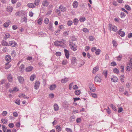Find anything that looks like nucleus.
I'll return each mask as SVG.
<instances>
[{"instance_id": "bf43d9fd", "label": "nucleus", "mask_w": 132, "mask_h": 132, "mask_svg": "<svg viewBox=\"0 0 132 132\" xmlns=\"http://www.w3.org/2000/svg\"><path fill=\"white\" fill-rule=\"evenodd\" d=\"M86 19L84 17L81 18L79 20L80 22H84L85 20Z\"/></svg>"}, {"instance_id": "58836bf2", "label": "nucleus", "mask_w": 132, "mask_h": 132, "mask_svg": "<svg viewBox=\"0 0 132 132\" xmlns=\"http://www.w3.org/2000/svg\"><path fill=\"white\" fill-rule=\"evenodd\" d=\"M69 31H64L63 34V35L64 36H66L69 35Z\"/></svg>"}, {"instance_id": "a19ab883", "label": "nucleus", "mask_w": 132, "mask_h": 132, "mask_svg": "<svg viewBox=\"0 0 132 132\" xmlns=\"http://www.w3.org/2000/svg\"><path fill=\"white\" fill-rule=\"evenodd\" d=\"M5 37L7 39L10 37V35L9 33H6L5 34Z\"/></svg>"}, {"instance_id": "79ce46f5", "label": "nucleus", "mask_w": 132, "mask_h": 132, "mask_svg": "<svg viewBox=\"0 0 132 132\" xmlns=\"http://www.w3.org/2000/svg\"><path fill=\"white\" fill-rule=\"evenodd\" d=\"M78 21V20L77 19H75L73 20V23L75 25H76L77 24Z\"/></svg>"}, {"instance_id": "c9c22d12", "label": "nucleus", "mask_w": 132, "mask_h": 132, "mask_svg": "<svg viewBox=\"0 0 132 132\" xmlns=\"http://www.w3.org/2000/svg\"><path fill=\"white\" fill-rule=\"evenodd\" d=\"M101 50L99 49H98L96 50L95 54L97 55H99L100 54Z\"/></svg>"}, {"instance_id": "2eb2a0df", "label": "nucleus", "mask_w": 132, "mask_h": 132, "mask_svg": "<svg viewBox=\"0 0 132 132\" xmlns=\"http://www.w3.org/2000/svg\"><path fill=\"white\" fill-rule=\"evenodd\" d=\"M121 29H120L118 31V34L121 37H123L125 36V33L124 31H121Z\"/></svg>"}, {"instance_id": "2f4dec72", "label": "nucleus", "mask_w": 132, "mask_h": 132, "mask_svg": "<svg viewBox=\"0 0 132 132\" xmlns=\"http://www.w3.org/2000/svg\"><path fill=\"white\" fill-rule=\"evenodd\" d=\"M56 130L59 132L62 130V128L60 126H56Z\"/></svg>"}, {"instance_id": "c756f323", "label": "nucleus", "mask_w": 132, "mask_h": 132, "mask_svg": "<svg viewBox=\"0 0 132 132\" xmlns=\"http://www.w3.org/2000/svg\"><path fill=\"white\" fill-rule=\"evenodd\" d=\"M81 93V92L79 90H77L75 91V94L77 95H79Z\"/></svg>"}, {"instance_id": "8fccbe9b", "label": "nucleus", "mask_w": 132, "mask_h": 132, "mask_svg": "<svg viewBox=\"0 0 132 132\" xmlns=\"http://www.w3.org/2000/svg\"><path fill=\"white\" fill-rule=\"evenodd\" d=\"M107 112L109 114H110L111 113V110L110 109L109 107H108L106 109Z\"/></svg>"}, {"instance_id": "9d476101", "label": "nucleus", "mask_w": 132, "mask_h": 132, "mask_svg": "<svg viewBox=\"0 0 132 132\" xmlns=\"http://www.w3.org/2000/svg\"><path fill=\"white\" fill-rule=\"evenodd\" d=\"M111 80L112 81L114 82H117L118 80V79L117 77L116 76H112Z\"/></svg>"}, {"instance_id": "bb28decb", "label": "nucleus", "mask_w": 132, "mask_h": 132, "mask_svg": "<svg viewBox=\"0 0 132 132\" xmlns=\"http://www.w3.org/2000/svg\"><path fill=\"white\" fill-rule=\"evenodd\" d=\"M56 87V85L55 84L52 85L50 86V89L51 90H53Z\"/></svg>"}, {"instance_id": "7ed1b4c3", "label": "nucleus", "mask_w": 132, "mask_h": 132, "mask_svg": "<svg viewBox=\"0 0 132 132\" xmlns=\"http://www.w3.org/2000/svg\"><path fill=\"white\" fill-rule=\"evenodd\" d=\"M89 87L91 91L95 92L96 90V88L94 87V84L92 83H90L89 85Z\"/></svg>"}, {"instance_id": "6ab92c4d", "label": "nucleus", "mask_w": 132, "mask_h": 132, "mask_svg": "<svg viewBox=\"0 0 132 132\" xmlns=\"http://www.w3.org/2000/svg\"><path fill=\"white\" fill-rule=\"evenodd\" d=\"M42 5L44 6H47L49 4L48 1L46 0L43 1L42 3Z\"/></svg>"}, {"instance_id": "a878e982", "label": "nucleus", "mask_w": 132, "mask_h": 132, "mask_svg": "<svg viewBox=\"0 0 132 132\" xmlns=\"http://www.w3.org/2000/svg\"><path fill=\"white\" fill-rule=\"evenodd\" d=\"M2 45L4 46H9V45L8 43L5 41H3L2 43Z\"/></svg>"}, {"instance_id": "72a5a7b5", "label": "nucleus", "mask_w": 132, "mask_h": 132, "mask_svg": "<svg viewBox=\"0 0 132 132\" xmlns=\"http://www.w3.org/2000/svg\"><path fill=\"white\" fill-rule=\"evenodd\" d=\"M8 79L9 81L10 82H11L12 80V76L10 75L8 76Z\"/></svg>"}, {"instance_id": "49530a36", "label": "nucleus", "mask_w": 132, "mask_h": 132, "mask_svg": "<svg viewBox=\"0 0 132 132\" xmlns=\"http://www.w3.org/2000/svg\"><path fill=\"white\" fill-rule=\"evenodd\" d=\"M20 100L19 99H17L15 100V102L18 105H20Z\"/></svg>"}, {"instance_id": "cd10ccee", "label": "nucleus", "mask_w": 132, "mask_h": 132, "mask_svg": "<svg viewBox=\"0 0 132 132\" xmlns=\"http://www.w3.org/2000/svg\"><path fill=\"white\" fill-rule=\"evenodd\" d=\"M19 97L20 98H21L22 97H24V98L26 99H28V97L26 96L25 97L26 95L24 94H20L19 95Z\"/></svg>"}, {"instance_id": "f704fd0d", "label": "nucleus", "mask_w": 132, "mask_h": 132, "mask_svg": "<svg viewBox=\"0 0 132 132\" xmlns=\"http://www.w3.org/2000/svg\"><path fill=\"white\" fill-rule=\"evenodd\" d=\"M43 19L42 18H39L37 20V22L38 23L39 25H40L42 23V21Z\"/></svg>"}, {"instance_id": "338daca9", "label": "nucleus", "mask_w": 132, "mask_h": 132, "mask_svg": "<svg viewBox=\"0 0 132 132\" xmlns=\"http://www.w3.org/2000/svg\"><path fill=\"white\" fill-rule=\"evenodd\" d=\"M2 126L3 131L5 132L6 131L7 128L6 127L3 125H2Z\"/></svg>"}, {"instance_id": "7c9ffc66", "label": "nucleus", "mask_w": 132, "mask_h": 132, "mask_svg": "<svg viewBox=\"0 0 132 132\" xmlns=\"http://www.w3.org/2000/svg\"><path fill=\"white\" fill-rule=\"evenodd\" d=\"M110 106L114 111H117V109L115 106L112 104H111L110 105Z\"/></svg>"}, {"instance_id": "aec40b11", "label": "nucleus", "mask_w": 132, "mask_h": 132, "mask_svg": "<svg viewBox=\"0 0 132 132\" xmlns=\"http://www.w3.org/2000/svg\"><path fill=\"white\" fill-rule=\"evenodd\" d=\"M18 79L20 83H22L24 81V79L21 76H19L18 77Z\"/></svg>"}, {"instance_id": "e433bc0d", "label": "nucleus", "mask_w": 132, "mask_h": 132, "mask_svg": "<svg viewBox=\"0 0 132 132\" xmlns=\"http://www.w3.org/2000/svg\"><path fill=\"white\" fill-rule=\"evenodd\" d=\"M35 77V75H31L30 77V80L32 81H33L34 80Z\"/></svg>"}, {"instance_id": "4d7b16f0", "label": "nucleus", "mask_w": 132, "mask_h": 132, "mask_svg": "<svg viewBox=\"0 0 132 132\" xmlns=\"http://www.w3.org/2000/svg\"><path fill=\"white\" fill-rule=\"evenodd\" d=\"M124 87L123 86H121L119 87V91L121 92H122L124 90Z\"/></svg>"}, {"instance_id": "13d9d810", "label": "nucleus", "mask_w": 132, "mask_h": 132, "mask_svg": "<svg viewBox=\"0 0 132 132\" xmlns=\"http://www.w3.org/2000/svg\"><path fill=\"white\" fill-rule=\"evenodd\" d=\"M103 74L104 75L105 77L106 78L107 76L108 71H104L103 72Z\"/></svg>"}, {"instance_id": "052dcab7", "label": "nucleus", "mask_w": 132, "mask_h": 132, "mask_svg": "<svg viewBox=\"0 0 132 132\" xmlns=\"http://www.w3.org/2000/svg\"><path fill=\"white\" fill-rule=\"evenodd\" d=\"M72 23V22L71 21H69L67 23V25L69 26H71Z\"/></svg>"}, {"instance_id": "6e6552de", "label": "nucleus", "mask_w": 132, "mask_h": 132, "mask_svg": "<svg viewBox=\"0 0 132 132\" xmlns=\"http://www.w3.org/2000/svg\"><path fill=\"white\" fill-rule=\"evenodd\" d=\"M88 93L90 96H91L94 98H96L97 97V94L92 93L90 91H88Z\"/></svg>"}, {"instance_id": "a18cd8bd", "label": "nucleus", "mask_w": 132, "mask_h": 132, "mask_svg": "<svg viewBox=\"0 0 132 132\" xmlns=\"http://www.w3.org/2000/svg\"><path fill=\"white\" fill-rule=\"evenodd\" d=\"M68 63V61L67 60H63L62 62V64L63 65H66Z\"/></svg>"}, {"instance_id": "0eeeda50", "label": "nucleus", "mask_w": 132, "mask_h": 132, "mask_svg": "<svg viewBox=\"0 0 132 132\" xmlns=\"http://www.w3.org/2000/svg\"><path fill=\"white\" fill-rule=\"evenodd\" d=\"M9 45L12 47H15L17 45V43L14 41H11L9 42Z\"/></svg>"}, {"instance_id": "c85d7f7f", "label": "nucleus", "mask_w": 132, "mask_h": 132, "mask_svg": "<svg viewBox=\"0 0 132 132\" xmlns=\"http://www.w3.org/2000/svg\"><path fill=\"white\" fill-rule=\"evenodd\" d=\"M27 5L28 7L30 8H34L35 7L33 3H28Z\"/></svg>"}, {"instance_id": "5fc2aeb1", "label": "nucleus", "mask_w": 132, "mask_h": 132, "mask_svg": "<svg viewBox=\"0 0 132 132\" xmlns=\"http://www.w3.org/2000/svg\"><path fill=\"white\" fill-rule=\"evenodd\" d=\"M7 114V112L6 111H3L2 113V114L3 116H6Z\"/></svg>"}, {"instance_id": "5701e85b", "label": "nucleus", "mask_w": 132, "mask_h": 132, "mask_svg": "<svg viewBox=\"0 0 132 132\" xmlns=\"http://www.w3.org/2000/svg\"><path fill=\"white\" fill-rule=\"evenodd\" d=\"M59 9L61 11L63 12H64L66 10L65 8L62 5H60L59 6Z\"/></svg>"}, {"instance_id": "de8ad7c7", "label": "nucleus", "mask_w": 132, "mask_h": 132, "mask_svg": "<svg viewBox=\"0 0 132 132\" xmlns=\"http://www.w3.org/2000/svg\"><path fill=\"white\" fill-rule=\"evenodd\" d=\"M39 0H36L34 2V4L36 5H38L39 4Z\"/></svg>"}, {"instance_id": "a211bd4d", "label": "nucleus", "mask_w": 132, "mask_h": 132, "mask_svg": "<svg viewBox=\"0 0 132 132\" xmlns=\"http://www.w3.org/2000/svg\"><path fill=\"white\" fill-rule=\"evenodd\" d=\"M77 59L76 58L73 57H72L71 60V64L72 65H74L76 63Z\"/></svg>"}, {"instance_id": "774afa93", "label": "nucleus", "mask_w": 132, "mask_h": 132, "mask_svg": "<svg viewBox=\"0 0 132 132\" xmlns=\"http://www.w3.org/2000/svg\"><path fill=\"white\" fill-rule=\"evenodd\" d=\"M126 15L125 14V13L124 12H121V18H122L123 17H124Z\"/></svg>"}, {"instance_id": "393cba45", "label": "nucleus", "mask_w": 132, "mask_h": 132, "mask_svg": "<svg viewBox=\"0 0 132 132\" xmlns=\"http://www.w3.org/2000/svg\"><path fill=\"white\" fill-rule=\"evenodd\" d=\"M69 80L68 78H65L64 79H62L61 81V82L63 83H66Z\"/></svg>"}, {"instance_id": "ddd939ff", "label": "nucleus", "mask_w": 132, "mask_h": 132, "mask_svg": "<svg viewBox=\"0 0 132 132\" xmlns=\"http://www.w3.org/2000/svg\"><path fill=\"white\" fill-rule=\"evenodd\" d=\"M54 109L55 111H57L59 109V106L56 103H55L53 106Z\"/></svg>"}, {"instance_id": "39448f33", "label": "nucleus", "mask_w": 132, "mask_h": 132, "mask_svg": "<svg viewBox=\"0 0 132 132\" xmlns=\"http://www.w3.org/2000/svg\"><path fill=\"white\" fill-rule=\"evenodd\" d=\"M69 45L71 48L73 50L75 51L77 50L76 47L74 44L69 42Z\"/></svg>"}, {"instance_id": "412c9836", "label": "nucleus", "mask_w": 132, "mask_h": 132, "mask_svg": "<svg viewBox=\"0 0 132 132\" xmlns=\"http://www.w3.org/2000/svg\"><path fill=\"white\" fill-rule=\"evenodd\" d=\"M9 63L7 62L5 64V68L6 69H9L11 66V65Z\"/></svg>"}, {"instance_id": "4468645a", "label": "nucleus", "mask_w": 132, "mask_h": 132, "mask_svg": "<svg viewBox=\"0 0 132 132\" xmlns=\"http://www.w3.org/2000/svg\"><path fill=\"white\" fill-rule=\"evenodd\" d=\"M25 68V67L24 65L23 64L21 65L20 68V72L23 73L24 71Z\"/></svg>"}, {"instance_id": "3c124183", "label": "nucleus", "mask_w": 132, "mask_h": 132, "mask_svg": "<svg viewBox=\"0 0 132 132\" xmlns=\"http://www.w3.org/2000/svg\"><path fill=\"white\" fill-rule=\"evenodd\" d=\"M23 21H24L26 23L27 22V18L26 15H25L24 16V17L23 18Z\"/></svg>"}, {"instance_id": "f257e3e1", "label": "nucleus", "mask_w": 132, "mask_h": 132, "mask_svg": "<svg viewBox=\"0 0 132 132\" xmlns=\"http://www.w3.org/2000/svg\"><path fill=\"white\" fill-rule=\"evenodd\" d=\"M25 12L24 11H20L16 12L15 13V15L16 16H19L24 15Z\"/></svg>"}, {"instance_id": "f03ea898", "label": "nucleus", "mask_w": 132, "mask_h": 132, "mask_svg": "<svg viewBox=\"0 0 132 132\" xmlns=\"http://www.w3.org/2000/svg\"><path fill=\"white\" fill-rule=\"evenodd\" d=\"M109 29L110 30V31H111V30L114 31L116 32L117 30V27L115 26H112L111 24H109Z\"/></svg>"}, {"instance_id": "dca6fc26", "label": "nucleus", "mask_w": 132, "mask_h": 132, "mask_svg": "<svg viewBox=\"0 0 132 132\" xmlns=\"http://www.w3.org/2000/svg\"><path fill=\"white\" fill-rule=\"evenodd\" d=\"M33 67L31 66H29L26 69V72H29L32 70Z\"/></svg>"}, {"instance_id": "1a4fd4ad", "label": "nucleus", "mask_w": 132, "mask_h": 132, "mask_svg": "<svg viewBox=\"0 0 132 132\" xmlns=\"http://www.w3.org/2000/svg\"><path fill=\"white\" fill-rule=\"evenodd\" d=\"M5 59L7 62L10 63L11 61V56L9 55H6L5 57Z\"/></svg>"}, {"instance_id": "423d86ee", "label": "nucleus", "mask_w": 132, "mask_h": 132, "mask_svg": "<svg viewBox=\"0 0 132 132\" xmlns=\"http://www.w3.org/2000/svg\"><path fill=\"white\" fill-rule=\"evenodd\" d=\"M40 83L38 81H35L34 85V88L35 89H38L39 88L40 86Z\"/></svg>"}, {"instance_id": "ea45409f", "label": "nucleus", "mask_w": 132, "mask_h": 132, "mask_svg": "<svg viewBox=\"0 0 132 132\" xmlns=\"http://www.w3.org/2000/svg\"><path fill=\"white\" fill-rule=\"evenodd\" d=\"M82 31L85 33H87L89 32V30L86 28H84L82 29Z\"/></svg>"}, {"instance_id": "4c0bfd02", "label": "nucleus", "mask_w": 132, "mask_h": 132, "mask_svg": "<svg viewBox=\"0 0 132 132\" xmlns=\"http://www.w3.org/2000/svg\"><path fill=\"white\" fill-rule=\"evenodd\" d=\"M113 71L114 73L117 74L119 73V70H118V69L117 68H115L113 69Z\"/></svg>"}, {"instance_id": "473e14b6", "label": "nucleus", "mask_w": 132, "mask_h": 132, "mask_svg": "<svg viewBox=\"0 0 132 132\" xmlns=\"http://www.w3.org/2000/svg\"><path fill=\"white\" fill-rule=\"evenodd\" d=\"M54 44L55 45L60 46V41H57L54 42Z\"/></svg>"}, {"instance_id": "0e129e2a", "label": "nucleus", "mask_w": 132, "mask_h": 132, "mask_svg": "<svg viewBox=\"0 0 132 132\" xmlns=\"http://www.w3.org/2000/svg\"><path fill=\"white\" fill-rule=\"evenodd\" d=\"M61 55V53L60 52H57L55 53V55L57 56H60Z\"/></svg>"}, {"instance_id": "37998d69", "label": "nucleus", "mask_w": 132, "mask_h": 132, "mask_svg": "<svg viewBox=\"0 0 132 132\" xmlns=\"http://www.w3.org/2000/svg\"><path fill=\"white\" fill-rule=\"evenodd\" d=\"M49 21L48 19L47 18H46L45 19L44 22L45 24H47L48 23Z\"/></svg>"}, {"instance_id": "9b49d317", "label": "nucleus", "mask_w": 132, "mask_h": 132, "mask_svg": "<svg viewBox=\"0 0 132 132\" xmlns=\"http://www.w3.org/2000/svg\"><path fill=\"white\" fill-rule=\"evenodd\" d=\"M60 46L62 47L65 46V43H66V40L65 39H62L61 41H60Z\"/></svg>"}, {"instance_id": "f8f14e48", "label": "nucleus", "mask_w": 132, "mask_h": 132, "mask_svg": "<svg viewBox=\"0 0 132 132\" xmlns=\"http://www.w3.org/2000/svg\"><path fill=\"white\" fill-rule=\"evenodd\" d=\"M64 51L65 53V55L66 58L68 59L69 57V51L66 49H64Z\"/></svg>"}, {"instance_id": "69168bd1", "label": "nucleus", "mask_w": 132, "mask_h": 132, "mask_svg": "<svg viewBox=\"0 0 132 132\" xmlns=\"http://www.w3.org/2000/svg\"><path fill=\"white\" fill-rule=\"evenodd\" d=\"M71 38L73 41H76L77 40V39L75 38V36H72L71 37Z\"/></svg>"}, {"instance_id": "f3484780", "label": "nucleus", "mask_w": 132, "mask_h": 132, "mask_svg": "<svg viewBox=\"0 0 132 132\" xmlns=\"http://www.w3.org/2000/svg\"><path fill=\"white\" fill-rule=\"evenodd\" d=\"M78 3L77 1H75L73 2L72 5L74 8H77L78 6Z\"/></svg>"}, {"instance_id": "c03bdc74", "label": "nucleus", "mask_w": 132, "mask_h": 132, "mask_svg": "<svg viewBox=\"0 0 132 132\" xmlns=\"http://www.w3.org/2000/svg\"><path fill=\"white\" fill-rule=\"evenodd\" d=\"M1 121L3 124H6L7 122V121L5 119H2L1 120Z\"/></svg>"}, {"instance_id": "6e6d98bb", "label": "nucleus", "mask_w": 132, "mask_h": 132, "mask_svg": "<svg viewBox=\"0 0 132 132\" xmlns=\"http://www.w3.org/2000/svg\"><path fill=\"white\" fill-rule=\"evenodd\" d=\"M9 126L10 128H12L14 127V124L13 123H10L9 125Z\"/></svg>"}, {"instance_id": "09e8293b", "label": "nucleus", "mask_w": 132, "mask_h": 132, "mask_svg": "<svg viewBox=\"0 0 132 132\" xmlns=\"http://www.w3.org/2000/svg\"><path fill=\"white\" fill-rule=\"evenodd\" d=\"M112 43L113 44V46L116 47L117 46V43L116 41L113 40L112 41Z\"/></svg>"}, {"instance_id": "4be33fe9", "label": "nucleus", "mask_w": 132, "mask_h": 132, "mask_svg": "<svg viewBox=\"0 0 132 132\" xmlns=\"http://www.w3.org/2000/svg\"><path fill=\"white\" fill-rule=\"evenodd\" d=\"M99 70V67L98 66H96L93 68V73H95Z\"/></svg>"}, {"instance_id": "b1692460", "label": "nucleus", "mask_w": 132, "mask_h": 132, "mask_svg": "<svg viewBox=\"0 0 132 132\" xmlns=\"http://www.w3.org/2000/svg\"><path fill=\"white\" fill-rule=\"evenodd\" d=\"M13 9V8L11 6H8L7 7V11L9 12H11Z\"/></svg>"}, {"instance_id": "e2e57ef3", "label": "nucleus", "mask_w": 132, "mask_h": 132, "mask_svg": "<svg viewBox=\"0 0 132 132\" xmlns=\"http://www.w3.org/2000/svg\"><path fill=\"white\" fill-rule=\"evenodd\" d=\"M65 130L67 132H72V129L70 128H67L65 129Z\"/></svg>"}, {"instance_id": "680f3d73", "label": "nucleus", "mask_w": 132, "mask_h": 132, "mask_svg": "<svg viewBox=\"0 0 132 132\" xmlns=\"http://www.w3.org/2000/svg\"><path fill=\"white\" fill-rule=\"evenodd\" d=\"M60 29H58L55 32V35H57L58 34V33L60 32Z\"/></svg>"}, {"instance_id": "603ef678", "label": "nucleus", "mask_w": 132, "mask_h": 132, "mask_svg": "<svg viewBox=\"0 0 132 132\" xmlns=\"http://www.w3.org/2000/svg\"><path fill=\"white\" fill-rule=\"evenodd\" d=\"M125 7L126 9L128 10H131L130 7L128 5H125Z\"/></svg>"}, {"instance_id": "864d4df0", "label": "nucleus", "mask_w": 132, "mask_h": 132, "mask_svg": "<svg viewBox=\"0 0 132 132\" xmlns=\"http://www.w3.org/2000/svg\"><path fill=\"white\" fill-rule=\"evenodd\" d=\"M129 65L131 68H132V59H130L129 63Z\"/></svg>"}, {"instance_id": "20e7f679", "label": "nucleus", "mask_w": 132, "mask_h": 132, "mask_svg": "<svg viewBox=\"0 0 132 132\" xmlns=\"http://www.w3.org/2000/svg\"><path fill=\"white\" fill-rule=\"evenodd\" d=\"M102 77L99 75H97L95 77V81L98 82H100L101 81Z\"/></svg>"}]
</instances>
